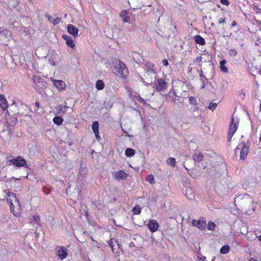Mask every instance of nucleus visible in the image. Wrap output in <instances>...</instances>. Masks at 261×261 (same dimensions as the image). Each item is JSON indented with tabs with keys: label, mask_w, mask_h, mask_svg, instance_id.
<instances>
[{
	"label": "nucleus",
	"mask_w": 261,
	"mask_h": 261,
	"mask_svg": "<svg viewBox=\"0 0 261 261\" xmlns=\"http://www.w3.org/2000/svg\"><path fill=\"white\" fill-rule=\"evenodd\" d=\"M135 153V150L132 148H127L125 150V152L126 156H127L128 157L132 156L133 155H134Z\"/></svg>",
	"instance_id": "nucleus-26"
},
{
	"label": "nucleus",
	"mask_w": 261,
	"mask_h": 261,
	"mask_svg": "<svg viewBox=\"0 0 261 261\" xmlns=\"http://www.w3.org/2000/svg\"><path fill=\"white\" fill-rule=\"evenodd\" d=\"M249 261H257V260H256L254 258H251Z\"/></svg>",
	"instance_id": "nucleus-59"
},
{
	"label": "nucleus",
	"mask_w": 261,
	"mask_h": 261,
	"mask_svg": "<svg viewBox=\"0 0 261 261\" xmlns=\"http://www.w3.org/2000/svg\"><path fill=\"white\" fill-rule=\"evenodd\" d=\"M165 97L167 100L172 101L174 104H176L177 102H179V96L176 95L175 92H169L165 96Z\"/></svg>",
	"instance_id": "nucleus-8"
},
{
	"label": "nucleus",
	"mask_w": 261,
	"mask_h": 261,
	"mask_svg": "<svg viewBox=\"0 0 261 261\" xmlns=\"http://www.w3.org/2000/svg\"><path fill=\"white\" fill-rule=\"evenodd\" d=\"M110 245H111V246L112 249H113V246L111 245V244H110Z\"/></svg>",
	"instance_id": "nucleus-63"
},
{
	"label": "nucleus",
	"mask_w": 261,
	"mask_h": 261,
	"mask_svg": "<svg viewBox=\"0 0 261 261\" xmlns=\"http://www.w3.org/2000/svg\"><path fill=\"white\" fill-rule=\"evenodd\" d=\"M34 221L37 224H39L40 223V217L37 214H35L33 216Z\"/></svg>",
	"instance_id": "nucleus-39"
},
{
	"label": "nucleus",
	"mask_w": 261,
	"mask_h": 261,
	"mask_svg": "<svg viewBox=\"0 0 261 261\" xmlns=\"http://www.w3.org/2000/svg\"><path fill=\"white\" fill-rule=\"evenodd\" d=\"M67 31L74 37H76L78 36L79 30L72 24H69L68 25Z\"/></svg>",
	"instance_id": "nucleus-11"
},
{
	"label": "nucleus",
	"mask_w": 261,
	"mask_h": 261,
	"mask_svg": "<svg viewBox=\"0 0 261 261\" xmlns=\"http://www.w3.org/2000/svg\"><path fill=\"white\" fill-rule=\"evenodd\" d=\"M105 85L102 80H99L96 83V87L98 90H102L104 88Z\"/></svg>",
	"instance_id": "nucleus-25"
},
{
	"label": "nucleus",
	"mask_w": 261,
	"mask_h": 261,
	"mask_svg": "<svg viewBox=\"0 0 261 261\" xmlns=\"http://www.w3.org/2000/svg\"><path fill=\"white\" fill-rule=\"evenodd\" d=\"M217 107V104L212 101L209 103L208 108L213 111L216 109Z\"/></svg>",
	"instance_id": "nucleus-35"
},
{
	"label": "nucleus",
	"mask_w": 261,
	"mask_h": 261,
	"mask_svg": "<svg viewBox=\"0 0 261 261\" xmlns=\"http://www.w3.org/2000/svg\"><path fill=\"white\" fill-rule=\"evenodd\" d=\"M237 22L236 21H233L231 24V27H234L237 25Z\"/></svg>",
	"instance_id": "nucleus-56"
},
{
	"label": "nucleus",
	"mask_w": 261,
	"mask_h": 261,
	"mask_svg": "<svg viewBox=\"0 0 261 261\" xmlns=\"http://www.w3.org/2000/svg\"><path fill=\"white\" fill-rule=\"evenodd\" d=\"M33 80L34 83L41 88H43L45 86V84L42 81L40 77L33 76Z\"/></svg>",
	"instance_id": "nucleus-13"
},
{
	"label": "nucleus",
	"mask_w": 261,
	"mask_h": 261,
	"mask_svg": "<svg viewBox=\"0 0 261 261\" xmlns=\"http://www.w3.org/2000/svg\"><path fill=\"white\" fill-rule=\"evenodd\" d=\"M62 37L66 41V42L67 41V40H68L70 38H71V36H67L66 35H63L62 36Z\"/></svg>",
	"instance_id": "nucleus-46"
},
{
	"label": "nucleus",
	"mask_w": 261,
	"mask_h": 261,
	"mask_svg": "<svg viewBox=\"0 0 261 261\" xmlns=\"http://www.w3.org/2000/svg\"><path fill=\"white\" fill-rule=\"evenodd\" d=\"M238 127V122H234V118L232 117L231 120V124L230 125L228 133V141L230 142L231 139L235 133L236 130H237Z\"/></svg>",
	"instance_id": "nucleus-6"
},
{
	"label": "nucleus",
	"mask_w": 261,
	"mask_h": 261,
	"mask_svg": "<svg viewBox=\"0 0 261 261\" xmlns=\"http://www.w3.org/2000/svg\"><path fill=\"white\" fill-rule=\"evenodd\" d=\"M12 24L14 28H16L17 30H21L22 26L19 22H12Z\"/></svg>",
	"instance_id": "nucleus-33"
},
{
	"label": "nucleus",
	"mask_w": 261,
	"mask_h": 261,
	"mask_svg": "<svg viewBox=\"0 0 261 261\" xmlns=\"http://www.w3.org/2000/svg\"><path fill=\"white\" fill-rule=\"evenodd\" d=\"M53 122L55 124L59 125L62 123V122H63V119L59 116H56L54 118Z\"/></svg>",
	"instance_id": "nucleus-27"
},
{
	"label": "nucleus",
	"mask_w": 261,
	"mask_h": 261,
	"mask_svg": "<svg viewBox=\"0 0 261 261\" xmlns=\"http://www.w3.org/2000/svg\"><path fill=\"white\" fill-rule=\"evenodd\" d=\"M136 97L138 98V100L140 101H144V99L141 98L139 95H138Z\"/></svg>",
	"instance_id": "nucleus-52"
},
{
	"label": "nucleus",
	"mask_w": 261,
	"mask_h": 261,
	"mask_svg": "<svg viewBox=\"0 0 261 261\" xmlns=\"http://www.w3.org/2000/svg\"><path fill=\"white\" fill-rule=\"evenodd\" d=\"M45 16L47 18L48 21H49L50 23L53 22V19H54L53 17H52L50 15L47 14H46L45 15Z\"/></svg>",
	"instance_id": "nucleus-42"
},
{
	"label": "nucleus",
	"mask_w": 261,
	"mask_h": 261,
	"mask_svg": "<svg viewBox=\"0 0 261 261\" xmlns=\"http://www.w3.org/2000/svg\"><path fill=\"white\" fill-rule=\"evenodd\" d=\"M115 73L121 77H125L127 75L128 70L126 66L122 62L118 61V64L116 63Z\"/></svg>",
	"instance_id": "nucleus-2"
},
{
	"label": "nucleus",
	"mask_w": 261,
	"mask_h": 261,
	"mask_svg": "<svg viewBox=\"0 0 261 261\" xmlns=\"http://www.w3.org/2000/svg\"><path fill=\"white\" fill-rule=\"evenodd\" d=\"M230 250V247L227 245L223 246L220 249V253L222 254H226Z\"/></svg>",
	"instance_id": "nucleus-29"
},
{
	"label": "nucleus",
	"mask_w": 261,
	"mask_h": 261,
	"mask_svg": "<svg viewBox=\"0 0 261 261\" xmlns=\"http://www.w3.org/2000/svg\"><path fill=\"white\" fill-rule=\"evenodd\" d=\"M0 33L2 35H5L6 36L8 35L9 34L8 31L7 29H5L4 28H3V27L0 28Z\"/></svg>",
	"instance_id": "nucleus-36"
},
{
	"label": "nucleus",
	"mask_w": 261,
	"mask_h": 261,
	"mask_svg": "<svg viewBox=\"0 0 261 261\" xmlns=\"http://www.w3.org/2000/svg\"><path fill=\"white\" fill-rule=\"evenodd\" d=\"M5 195L1 198L2 200L7 199V201L10 204V208L11 211L13 213L15 216H19V213L18 212H15L14 207L15 205L18 207H20V203L16 197V194L11 193L9 189H5L2 191Z\"/></svg>",
	"instance_id": "nucleus-1"
},
{
	"label": "nucleus",
	"mask_w": 261,
	"mask_h": 261,
	"mask_svg": "<svg viewBox=\"0 0 261 261\" xmlns=\"http://www.w3.org/2000/svg\"><path fill=\"white\" fill-rule=\"evenodd\" d=\"M199 75H200V76L201 77V78L204 77V79H205V80H206V78L204 75H203V72H202V70L201 71V72L200 73Z\"/></svg>",
	"instance_id": "nucleus-53"
},
{
	"label": "nucleus",
	"mask_w": 261,
	"mask_h": 261,
	"mask_svg": "<svg viewBox=\"0 0 261 261\" xmlns=\"http://www.w3.org/2000/svg\"><path fill=\"white\" fill-rule=\"evenodd\" d=\"M198 221H196L195 220H193L192 222V225L197 227V225H198Z\"/></svg>",
	"instance_id": "nucleus-49"
},
{
	"label": "nucleus",
	"mask_w": 261,
	"mask_h": 261,
	"mask_svg": "<svg viewBox=\"0 0 261 261\" xmlns=\"http://www.w3.org/2000/svg\"><path fill=\"white\" fill-rule=\"evenodd\" d=\"M92 128L93 131L96 138L98 139V138H100V137L99 136V130H98V128H99L98 122L97 121L93 122L92 125Z\"/></svg>",
	"instance_id": "nucleus-17"
},
{
	"label": "nucleus",
	"mask_w": 261,
	"mask_h": 261,
	"mask_svg": "<svg viewBox=\"0 0 261 261\" xmlns=\"http://www.w3.org/2000/svg\"><path fill=\"white\" fill-rule=\"evenodd\" d=\"M226 22V18L225 17L224 18H220L218 20V23L219 24H221V23H225Z\"/></svg>",
	"instance_id": "nucleus-43"
},
{
	"label": "nucleus",
	"mask_w": 261,
	"mask_h": 261,
	"mask_svg": "<svg viewBox=\"0 0 261 261\" xmlns=\"http://www.w3.org/2000/svg\"><path fill=\"white\" fill-rule=\"evenodd\" d=\"M242 203L249 205L253 203V200L249 195L246 194L243 197Z\"/></svg>",
	"instance_id": "nucleus-18"
},
{
	"label": "nucleus",
	"mask_w": 261,
	"mask_h": 261,
	"mask_svg": "<svg viewBox=\"0 0 261 261\" xmlns=\"http://www.w3.org/2000/svg\"><path fill=\"white\" fill-rule=\"evenodd\" d=\"M144 77L145 79L141 77V81L145 85L148 86L149 84H153L152 79L153 77H154L153 76L146 75V76Z\"/></svg>",
	"instance_id": "nucleus-16"
},
{
	"label": "nucleus",
	"mask_w": 261,
	"mask_h": 261,
	"mask_svg": "<svg viewBox=\"0 0 261 261\" xmlns=\"http://www.w3.org/2000/svg\"><path fill=\"white\" fill-rule=\"evenodd\" d=\"M197 227L201 230L204 229L206 227V222L203 218H200L198 222Z\"/></svg>",
	"instance_id": "nucleus-21"
},
{
	"label": "nucleus",
	"mask_w": 261,
	"mask_h": 261,
	"mask_svg": "<svg viewBox=\"0 0 261 261\" xmlns=\"http://www.w3.org/2000/svg\"><path fill=\"white\" fill-rule=\"evenodd\" d=\"M154 179V176L152 175H148L146 177V180L150 184L153 183Z\"/></svg>",
	"instance_id": "nucleus-37"
},
{
	"label": "nucleus",
	"mask_w": 261,
	"mask_h": 261,
	"mask_svg": "<svg viewBox=\"0 0 261 261\" xmlns=\"http://www.w3.org/2000/svg\"><path fill=\"white\" fill-rule=\"evenodd\" d=\"M68 109L69 107L66 106H62L61 105H60L58 106V109L60 110V112L62 113H65Z\"/></svg>",
	"instance_id": "nucleus-30"
},
{
	"label": "nucleus",
	"mask_w": 261,
	"mask_h": 261,
	"mask_svg": "<svg viewBox=\"0 0 261 261\" xmlns=\"http://www.w3.org/2000/svg\"><path fill=\"white\" fill-rule=\"evenodd\" d=\"M192 158H193V160L195 162H199L202 160L203 155L201 153H195L193 154Z\"/></svg>",
	"instance_id": "nucleus-23"
},
{
	"label": "nucleus",
	"mask_w": 261,
	"mask_h": 261,
	"mask_svg": "<svg viewBox=\"0 0 261 261\" xmlns=\"http://www.w3.org/2000/svg\"><path fill=\"white\" fill-rule=\"evenodd\" d=\"M176 161L175 159L173 158H169L167 160V164L172 167H174L175 165Z\"/></svg>",
	"instance_id": "nucleus-28"
},
{
	"label": "nucleus",
	"mask_w": 261,
	"mask_h": 261,
	"mask_svg": "<svg viewBox=\"0 0 261 261\" xmlns=\"http://www.w3.org/2000/svg\"><path fill=\"white\" fill-rule=\"evenodd\" d=\"M54 85L59 90H63L65 87V83L61 80H55L54 82Z\"/></svg>",
	"instance_id": "nucleus-19"
},
{
	"label": "nucleus",
	"mask_w": 261,
	"mask_h": 261,
	"mask_svg": "<svg viewBox=\"0 0 261 261\" xmlns=\"http://www.w3.org/2000/svg\"><path fill=\"white\" fill-rule=\"evenodd\" d=\"M205 79L204 77H203V78H201L200 79V81L202 83V85H201V88L202 89H203L204 88L205 86Z\"/></svg>",
	"instance_id": "nucleus-44"
},
{
	"label": "nucleus",
	"mask_w": 261,
	"mask_h": 261,
	"mask_svg": "<svg viewBox=\"0 0 261 261\" xmlns=\"http://www.w3.org/2000/svg\"><path fill=\"white\" fill-rule=\"evenodd\" d=\"M237 54V51L233 49H231L229 51V55L231 57H235Z\"/></svg>",
	"instance_id": "nucleus-40"
},
{
	"label": "nucleus",
	"mask_w": 261,
	"mask_h": 261,
	"mask_svg": "<svg viewBox=\"0 0 261 261\" xmlns=\"http://www.w3.org/2000/svg\"><path fill=\"white\" fill-rule=\"evenodd\" d=\"M239 149L241 150L240 160H245L246 159L249 151L248 143L246 144L243 141L239 144L236 148V151Z\"/></svg>",
	"instance_id": "nucleus-4"
},
{
	"label": "nucleus",
	"mask_w": 261,
	"mask_h": 261,
	"mask_svg": "<svg viewBox=\"0 0 261 261\" xmlns=\"http://www.w3.org/2000/svg\"><path fill=\"white\" fill-rule=\"evenodd\" d=\"M3 190H0V199H2V197L5 195V194L2 192Z\"/></svg>",
	"instance_id": "nucleus-54"
},
{
	"label": "nucleus",
	"mask_w": 261,
	"mask_h": 261,
	"mask_svg": "<svg viewBox=\"0 0 261 261\" xmlns=\"http://www.w3.org/2000/svg\"><path fill=\"white\" fill-rule=\"evenodd\" d=\"M144 69L145 72L144 74V77H146V75H152L154 79H156V77L154 76L156 72V68L154 64L151 62H146L145 64Z\"/></svg>",
	"instance_id": "nucleus-5"
},
{
	"label": "nucleus",
	"mask_w": 261,
	"mask_h": 261,
	"mask_svg": "<svg viewBox=\"0 0 261 261\" xmlns=\"http://www.w3.org/2000/svg\"><path fill=\"white\" fill-rule=\"evenodd\" d=\"M152 85H153V87L159 92L163 91L168 87V83L162 79H155V81Z\"/></svg>",
	"instance_id": "nucleus-3"
},
{
	"label": "nucleus",
	"mask_w": 261,
	"mask_h": 261,
	"mask_svg": "<svg viewBox=\"0 0 261 261\" xmlns=\"http://www.w3.org/2000/svg\"><path fill=\"white\" fill-rule=\"evenodd\" d=\"M162 64L164 66H167L169 64L168 63V61L166 59H164L163 61H162Z\"/></svg>",
	"instance_id": "nucleus-47"
},
{
	"label": "nucleus",
	"mask_w": 261,
	"mask_h": 261,
	"mask_svg": "<svg viewBox=\"0 0 261 261\" xmlns=\"http://www.w3.org/2000/svg\"><path fill=\"white\" fill-rule=\"evenodd\" d=\"M194 39L195 42L200 44V45H204L205 43V40L203 38H202L200 35H196L194 36Z\"/></svg>",
	"instance_id": "nucleus-24"
},
{
	"label": "nucleus",
	"mask_w": 261,
	"mask_h": 261,
	"mask_svg": "<svg viewBox=\"0 0 261 261\" xmlns=\"http://www.w3.org/2000/svg\"><path fill=\"white\" fill-rule=\"evenodd\" d=\"M18 122V119L16 117H8L6 118V123L10 126H15Z\"/></svg>",
	"instance_id": "nucleus-14"
},
{
	"label": "nucleus",
	"mask_w": 261,
	"mask_h": 261,
	"mask_svg": "<svg viewBox=\"0 0 261 261\" xmlns=\"http://www.w3.org/2000/svg\"><path fill=\"white\" fill-rule=\"evenodd\" d=\"M258 239L261 242V234L258 237Z\"/></svg>",
	"instance_id": "nucleus-60"
},
{
	"label": "nucleus",
	"mask_w": 261,
	"mask_h": 261,
	"mask_svg": "<svg viewBox=\"0 0 261 261\" xmlns=\"http://www.w3.org/2000/svg\"><path fill=\"white\" fill-rule=\"evenodd\" d=\"M240 95H242L244 97L245 96V92H244L243 90H242L241 92Z\"/></svg>",
	"instance_id": "nucleus-57"
},
{
	"label": "nucleus",
	"mask_w": 261,
	"mask_h": 261,
	"mask_svg": "<svg viewBox=\"0 0 261 261\" xmlns=\"http://www.w3.org/2000/svg\"><path fill=\"white\" fill-rule=\"evenodd\" d=\"M130 20V18L128 16H125L123 18V20L124 22H129Z\"/></svg>",
	"instance_id": "nucleus-48"
},
{
	"label": "nucleus",
	"mask_w": 261,
	"mask_h": 261,
	"mask_svg": "<svg viewBox=\"0 0 261 261\" xmlns=\"http://www.w3.org/2000/svg\"><path fill=\"white\" fill-rule=\"evenodd\" d=\"M57 254L61 259L65 258L67 255L66 249L64 247H60L57 251Z\"/></svg>",
	"instance_id": "nucleus-12"
},
{
	"label": "nucleus",
	"mask_w": 261,
	"mask_h": 261,
	"mask_svg": "<svg viewBox=\"0 0 261 261\" xmlns=\"http://www.w3.org/2000/svg\"><path fill=\"white\" fill-rule=\"evenodd\" d=\"M22 29H24L23 30V31L25 33V34H29V30L28 29H27L26 28H24L22 26V27L21 28V30H22Z\"/></svg>",
	"instance_id": "nucleus-51"
},
{
	"label": "nucleus",
	"mask_w": 261,
	"mask_h": 261,
	"mask_svg": "<svg viewBox=\"0 0 261 261\" xmlns=\"http://www.w3.org/2000/svg\"><path fill=\"white\" fill-rule=\"evenodd\" d=\"M221 3L226 6H228L229 4V2L228 0H221Z\"/></svg>",
	"instance_id": "nucleus-45"
},
{
	"label": "nucleus",
	"mask_w": 261,
	"mask_h": 261,
	"mask_svg": "<svg viewBox=\"0 0 261 261\" xmlns=\"http://www.w3.org/2000/svg\"><path fill=\"white\" fill-rule=\"evenodd\" d=\"M112 175L118 180L125 179L127 176V174L123 170L114 172L112 173Z\"/></svg>",
	"instance_id": "nucleus-9"
},
{
	"label": "nucleus",
	"mask_w": 261,
	"mask_h": 261,
	"mask_svg": "<svg viewBox=\"0 0 261 261\" xmlns=\"http://www.w3.org/2000/svg\"><path fill=\"white\" fill-rule=\"evenodd\" d=\"M66 43V44L68 46L70 47L71 48H74L75 47V44L73 42L72 37L71 38H70L68 40H67Z\"/></svg>",
	"instance_id": "nucleus-34"
},
{
	"label": "nucleus",
	"mask_w": 261,
	"mask_h": 261,
	"mask_svg": "<svg viewBox=\"0 0 261 261\" xmlns=\"http://www.w3.org/2000/svg\"><path fill=\"white\" fill-rule=\"evenodd\" d=\"M148 226L150 231L153 232L158 230L159 224L156 220H151L148 222Z\"/></svg>",
	"instance_id": "nucleus-10"
},
{
	"label": "nucleus",
	"mask_w": 261,
	"mask_h": 261,
	"mask_svg": "<svg viewBox=\"0 0 261 261\" xmlns=\"http://www.w3.org/2000/svg\"><path fill=\"white\" fill-rule=\"evenodd\" d=\"M141 211V207L139 205H136L133 208V212L134 215L140 214Z\"/></svg>",
	"instance_id": "nucleus-31"
},
{
	"label": "nucleus",
	"mask_w": 261,
	"mask_h": 261,
	"mask_svg": "<svg viewBox=\"0 0 261 261\" xmlns=\"http://www.w3.org/2000/svg\"><path fill=\"white\" fill-rule=\"evenodd\" d=\"M226 63V61L225 60H222L220 62V68L221 70L225 73L228 72V69L226 66H225V64Z\"/></svg>",
	"instance_id": "nucleus-22"
},
{
	"label": "nucleus",
	"mask_w": 261,
	"mask_h": 261,
	"mask_svg": "<svg viewBox=\"0 0 261 261\" xmlns=\"http://www.w3.org/2000/svg\"><path fill=\"white\" fill-rule=\"evenodd\" d=\"M260 110H261V101H260Z\"/></svg>",
	"instance_id": "nucleus-62"
},
{
	"label": "nucleus",
	"mask_w": 261,
	"mask_h": 261,
	"mask_svg": "<svg viewBox=\"0 0 261 261\" xmlns=\"http://www.w3.org/2000/svg\"><path fill=\"white\" fill-rule=\"evenodd\" d=\"M211 25L214 27L215 25V24L214 23H212Z\"/></svg>",
	"instance_id": "nucleus-61"
},
{
	"label": "nucleus",
	"mask_w": 261,
	"mask_h": 261,
	"mask_svg": "<svg viewBox=\"0 0 261 261\" xmlns=\"http://www.w3.org/2000/svg\"><path fill=\"white\" fill-rule=\"evenodd\" d=\"M60 22H61V18L58 17V18L53 19L52 23L54 25H55L59 23Z\"/></svg>",
	"instance_id": "nucleus-41"
},
{
	"label": "nucleus",
	"mask_w": 261,
	"mask_h": 261,
	"mask_svg": "<svg viewBox=\"0 0 261 261\" xmlns=\"http://www.w3.org/2000/svg\"><path fill=\"white\" fill-rule=\"evenodd\" d=\"M185 194L189 199L192 200L194 199L195 194L192 188L187 187L185 190Z\"/></svg>",
	"instance_id": "nucleus-15"
},
{
	"label": "nucleus",
	"mask_w": 261,
	"mask_h": 261,
	"mask_svg": "<svg viewBox=\"0 0 261 261\" xmlns=\"http://www.w3.org/2000/svg\"><path fill=\"white\" fill-rule=\"evenodd\" d=\"M202 61L201 57H198L196 59H195L194 62H200Z\"/></svg>",
	"instance_id": "nucleus-50"
},
{
	"label": "nucleus",
	"mask_w": 261,
	"mask_h": 261,
	"mask_svg": "<svg viewBox=\"0 0 261 261\" xmlns=\"http://www.w3.org/2000/svg\"><path fill=\"white\" fill-rule=\"evenodd\" d=\"M189 102L193 106H196L197 105L196 100L194 97L190 96L189 97Z\"/></svg>",
	"instance_id": "nucleus-38"
},
{
	"label": "nucleus",
	"mask_w": 261,
	"mask_h": 261,
	"mask_svg": "<svg viewBox=\"0 0 261 261\" xmlns=\"http://www.w3.org/2000/svg\"><path fill=\"white\" fill-rule=\"evenodd\" d=\"M216 227V225L214 222H213L212 221H209L208 222L207 229L208 230H214Z\"/></svg>",
	"instance_id": "nucleus-32"
},
{
	"label": "nucleus",
	"mask_w": 261,
	"mask_h": 261,
	"mask_svg": "<svg viewBox=\"0 0 261 261\" xmlns=\"http://www.w3.org/2000/svg\"><path fill=\"white\" fill-rule=\"evenodd\" d=\"M0 107L3 110H5L8 108L7 100L3 95H0Z\"/></svg>",
	"instance_id": "nucleus-20"
},
{
	"label": "nucleus",
	"mask_w": 261,
	"mask_h": 261,
	"mask_svg": "<svg viewBox=\"0 0 261 261\" xmlns=\"http://www.w3.org/2000/svg\"><path fill=\"white\" fill-rule=\"evenodd\" d=\"M44 192L46 193V194H48V193H46L45 191H44Z\"/></svg>",
	"instance_id": "nucleus-64"
},
{
	"label": "nucleus",
	"mask_w": 261,
	"mask_h": 261,
	"mask_svg": "<svg viewBox=\"0 0 261 261\" xmlns=\"http://www.w3.org/2000/svg\"><path fill=\"white\" fill-rule=\"evenodd\" d=\"M35 105H36V107H39V106H40V103H39V102L36 101V102H35Z\"/></svg>",
	"instance_id": "nucleus-58"
},
{
	"label": "nucleus",
	"mask_w": 261,
	"mask_h": 261,
	"mask_svg": "<svg viewBox=\"0 0 261 261\" xmlns=\"http://www.w3.org/2000/svg\"><path fill=\"white\" fill-rule=\"evenodd\" d=\"M9 161L17 167H23L27 165L26 161L21 156L13 158Z\"/></svg>",
	"instance_id": "nucleus-7"
},
{
	"label": "nucleus",
	"mask_w": 261,
	"mask_h": 261,
	"mask_svg": "<svg viewBox=\"0 0 261 261\" xmlns=\"http://www.w3.org/2000/svg\"><path fill=\"white\" fill-rule=\"evenodd\" d=\"M126 12L125 11V12H122L121 14H120V16L121 17H123V18L125 17V15L126 14Z\"/></svg>",
	"instance_id": "nucleus-55"
}]
</instances>
